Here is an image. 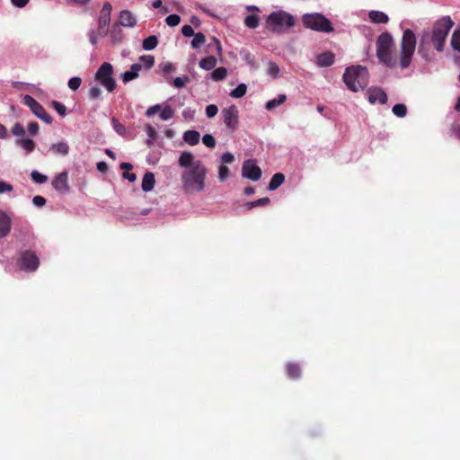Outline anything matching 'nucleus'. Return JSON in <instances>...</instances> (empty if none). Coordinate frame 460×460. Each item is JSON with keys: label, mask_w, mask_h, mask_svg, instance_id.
I'll use <instances>...</instances> for the list:
<instances>
[{"label": "nucleus", "mask_w": 460, "mask_h": 460, "mask_svg": "<svg viewBox=\"0 0 460 460\" xmlns=\"http://www.w3.org/2000/svg\"><path fill=\"white\" fill-rule=\"evenodd\" d=\"M155 184V174L153 172H146L142 180V190L144 191H150L154 189Z\"/></svg>", "instance_id": "5701e85b"}, {"label": "nucleus", "mask_w": 460, "mask_h": 460, "mask_svg": "<svg viewBox=\"0 0 460 460\" xmlns=\"http://www.w3.org/2000/svg\"><path fill=\"white\" fill-rule=\"evenodd\" d=\"M67 4L77 6H84L90 4L91 0H66Z\"/></svg>", "instance_id": "4d7b16f0"}, {"label": "nucleus", "mask_w": 460, "mask_h": 460, "mask_svg": "<svg viewBox=\"0 0 460 460\" xmlns=\"http://www.w3.org/2000/svg\"><path fill=\"white\" fill-rule=\"evenodd\" d=\"M190 82V77L185 75L183 77H176L173 80V86L175 88H182L186 85L187 83Z\"/></svg>", "instance_id": "c03bdc74"}, {"label": "nucleus", "mask_w": 460, "mask_h": 460, "mask_svg": "<svg viewBox=\"0 0 460 460\" xmlns=\"http://www.w3.org/2000/svg\"><path fill=\"white\" fill-rule=\"evenodd\" d=\"M228 71L226 67H217L211 73V79L218 82L224 80L227 76Z\"/></svg>", "instance_id": "c85d7f7f"}, {"label": "nucleus", "mask_w": 460, "mask_h": 460, "mask_svg": "<svg viewBox=\"0 0 460 460\" xmlns=\"http://www.w3.org/2000/svg\"><path fill=\"white\" fill-rule=\"evenodd\" d=\"M402 34L399 42L398 66L401 69L408 68L412 61L417 48V36L411 29H403L400 24Z\"/></svg>", "instance_id": "7ed1b4c3"}, {"label": "nucleus", "mask_w": 460, "mask_h": 460, "mask_svg": "<svg viewBox=\"0 0 460 460\" xmlns=\"http://www.w3.org/2000/svg\"><path fill=\"white\" fill-rule=\"evenodd\" d=\"M203 144L208 147L213 148L216 146V140L210 134H206L202 138Z\"/></svg>", "instance_id": "8fccbe9b"}, {"label": "nucleus", "mask_w": 460, "mask_h": 460, "mask_svg": "<svg viewBox=\"0 0 460 460\" xmlns=\"http://www.w3.org/2000/svg\"><path fill=\"white\" fill-rule=\"evenodd\" d=\"M102 94V91L98 86H93L90 89V96L93 99H98Z\"/></svg>", "instance_id": "052dcab7"}, {"label": "nucleus", "mask_w": 460, "mask_h": 460, "mask_svg": "<svg viewBox=\"0 0 460 460\" xmlns=\"http://www.w3.org/2000/svg\"><path fill=\"white\" fill-rule=\"evenodd\" d=\"M28 131L31 135L36 136L39 132V125L36 122H30L28 124Z\"/></svg>", "instance_id": "6e6d98bb"}, {"label": "nucleus", "mask_w": 460, "mask_h": 460, "mask_svg": "<svg viewBox=\"0 0 460 460\" xmlns=\"http://www.w3.org/2000/svg\"><path fill=\"white\" fill-rule=\"evenodd\" d=\"M285 181L284 174L278 172L274 174L270 181L269 190H274L278 189Z\"/></svg>", "instance_id": "bb28decb"}, {"label": "nucleus", "mask_w": 460, "mask_h": 460, "mask_svg": "<svg viewBox=\"0 0 460 460\" xmlns=\"http://www.w3.org/2000/svg\"><path fill=\"white\" fill-rule=\"evenodd\" d=\"M288 376L291 378H296L300 376V368L298 366L294 364H288Z\"/></svg>", "instance_id": "ea45409f"}, {"label": "nucleus", "mask_w": 460, "mask_h": 460, "mask_svg": "<svg viewBox=\"0 0 460 460\" xmlns=\"http://www.w3.org/2000/svg\"><path fill=\"white\" fill-rule=\"evenodd\" d=\"M88 36H89L90 42L93 45H95L97 43V36H96L95 32L92 31L89 32Z\"/></svg>", "instance_id": "338daca9"}, {"label": "nucleus", "mask_w": 460, "mask_h": 460, "mask_svg": "<svg viewBox=\"0 0 460 460\" xmlns=\"http://www.w3.org/2000/svg\"><path fill=\"white\" fill-rule=\"evenodd\" d=\"M140 59L146 68H150L151 66H153V65L155 63V58L151 55L143 56V57H141Z\"/></svg>", "instance_id": "864d4df0"}, {"label": "nucleus", "mask_w": 460, "mask_h": 460, "mask_svg": "<svg viewBox=\"0 0 460 460\" xmlns=\"http://www.w3.org/2000/svg\"><path fill=\"white\" fill-rule=\"evenodd\" d=\"M212 42L214 44V48H215V50H216L217 54L219 57H221L223 49H222V46L220 44V41L217 38L214 37V38H212Z\"/></svg>", "instance_id": "bf43d9fd"}, {"label": "nucleus", "mask_w": 460, "mask_h": 460, "mask_svg": "<svg viewBox=\"0 0 460 460\" xmlns=\"http://www.w3.org/2000/svg\"><path fill=\"white\" fill-rule=\"evenodd\" d=\"M367 99L372 104L376 102L385 104L387 102V95L381 88L373 87L367 90Z\"/></svg>", "instance_id": "2eb2a0df"}, {"label": "nucleus", "mask_w": 460, "mask_h": 460, "mask_svg": "<svg viewBox=\"0 0 460 460\" xmlns=\"http://www.w3.org/2000/svg\"><path fill=\"white\" fill-rule=\"evenodd\" d=\"M334 62V55L332 52H323L316 57V65L321 67H326Z\"/></svg>", "instance_id": "6ab92c4d"}, {"label": "nucleus", "mask_w": 460, "mask_h": 460, "mask_svg": "<svg viewBox=\"0 0 460 460\" xmlns=\"http://www.w3.org/2000/svg\"><path fill=\"white\" fill-rule=\"evenodd\" d=\"M11 3L18 8H22L29 3V0H11Z\"/></svg>", "instance_id": "0e129e2a"}, {"label": "nucleus", "mask_w": 460, "mask_h": 460, "mask_svg": "<svg viewBox=\"0 0 460 460\" xmlns=\"http://www.w3.org/2000/svg\"><path fill=\"white\" fill-rule=\"evenodd\" d=\"M242 176L251 181H257L261 177V170L254 160H246L242 167Z\"/></svg>", "instance_id": "9b49d317"}, {"label": "nucleus", "mask_w": 460, "mask_h": 460, "mask_svg": "<svg viewBox=\"0 0 460 460\" xmlns=\"http://www.w3.org/2000/svg\"><path fill=\"white\" fill-rule=\"evenodd\" d=\"M302 22L306 28L314 31L321 32H331L333 31L330 20L318 13L305 14Z\"/></svg>", "instance_id": "0eeeda50"}, {"label": "nucleus", "mask_w": 460, "mask_h": 460, "mask_svg": "<svg viewBox=\"0 0 460 460\" xmlns=\"http://www.w3.org/2000/svg\"><path fill=\"white\" fill-rule=\"evenodd\" d=\"M13 187L12 184L4 181H0V195L4 193H10L13 191Z\"/></svg>", "instance_id": "3c124183"}, {"label": "nucleus", "mask_w": 460, "mask_h": 460, "mask_svg": "<svg viewBox=\"0 0 460 460\" xmlns=\"http://www.w3.org/2000/svg\"><path fill=\"white\" fill-rule=\"evenodd\" d=\"M68 174L66 172H63L56 175L52 181L53 188L59 192H66L68 190Z\"/></svg>", "instance_id": "dca6fc26"}, {"label": "nucleus", "mask_w": 460, "mask_h": 460, "mask_svg": "<svg viewBox=\"0 0 460 460\" xmlns=\"http://www.w3.org/2000/svg\"><path fill=\"white\" fill-rule=\"evenodd\" d=\"M159 66L161 70L165 74H169L175 71V66L171 62H164L160 64Z\"/></svg>", "instance_id": "603ef678"}, {"label": "nucleus", "mask_w": 460, "mask_h": 460, "mask_svg": "<svg viewBox=\"0 0 460 460\" xmlns=\"http://www.w3.org/2000/svg\"><path fill=\"white\" fill-rule=\"evenodd\" d=\"M114 130L119 135L126 134V128L119 122L117 119H112L111 120Z\"/></svg>", "instance_id": "a18cd8bd"}, {"label": "nucleus", "mask_w": 460, "mask_h": 460, "mask_svg": "<svg viewBox=\"0 0 460 460\" xmlns=\"http://www.w3.org/2000/svg\"><path fill=\"white\" fill-rule=\"evenodd\" d=\"M18 264L22 270L33 271L39 266V259L34 253L26 252L21 255Z\"/></svg>", "instance_id": "4468645a"}, {"label": "nucleus", "mask_w": 460, "mask_h": 460, "mask_svg": "<svg viewBox=\"0 0 460 460\" xmlns=\"http://www.w3.org/2000/svg\"><path fill=\"white\" fill-rule=\"evenodd\" d=\"M157 43L158 40L156 36H149L143 40V49L146 50H152L157 46Z\"/></svg>", "instance_id": "7c9ffc66"}, {"label": "nucleus", "mask_w": 460, "mask_h": 460, "mask_svg": "<svg viewBox=\"0 0 460 460\" xmlns=\"http://www.w3.org/2000/svg\"><path fill=\"white\" fill-rule=\"evenodd\" d=\"M32 203L38 208H41L46 204V199L42 196H35L32 199Z\"/></svg>", "instance_id": "5fc2aeb1"}, {"label": "nucleus", "mask_w": 460, "mask_h": 460, "mask_svg": "<svg viewBox=\"0 0 460 460\" xmlns=\"http://www.w3.org/2000/svg\"><path fill=\"white\" fill-rule=\"evenodd\" d=\"M142 67L140 64H133L128 71L122 74V80L124 83H128L138 76V73Z\"/></svg>", "instance_id": "412c9836"}, {"label": "nucleus", "mask_w": 460, "mask_h": 460, "mask_svg": "<svg viewBox=\"0 0 460 460\" xmlns=\"http://www.w3.org/2000/svg\"><path fill=\"white\" fill-rule=\"evenodd\" d=\"M260 18L257 14H251L244 18V24L250 29H255L259 26Z\"/></svg>", "instance_id": "c756f323"}, {"label": "nucleus", "mask_w": 460, "mask_h": 460, "mask_svg": "<svg viewBox=\"0 0 460 460\" xmlns=\"http://www.w3.org/2000/svg\"><path fill=\"white\" fill-rule=\"evenodd\" d=\"M393 112L395 116L403 118L407 113L406 106L404 104H401V103L395 104L393 107Z\"/></svg>", "instance_id": "e433bc0d"}, {"label": "nucleus", "mask_w": 460, "mask_h": 460, "mask_svg": "<svg viewBox=\"0 0 460 460\" xmlns=\"http://www.w3.org/2000/svg\"><path fill=\"white\" fill-rule=\"evenodd\" d=\"M222 117L226 127L235 130L239 125V111L236 106L231 105L222 110Z\"/></svg>", "instance_id": "1a4fd4ad"}, {"label": "nucleus", "mask_w": 460, "mask_h": 460, "mask_svg": "<svg viewBox=\"0 0 460 460\" xmlns=\"http://www.w3.org/2000/svg\"><path fill=\"white\" fill-rule=\"evenodd\" d=\"M15 145L21 146L26 152V154H30L35 149V143L31 138L16 139Z\"/></svg>", "instance_id": "393cba45"}, {"label": "nucleus", "mask_w": 460, "mask_h": 460, "mask_svg": "<svg viewBox=\"0 0 460 460\" xmlns=\"http://www.w3.org/2000/svg\"><path fill=\"white\" fill-rule=\"evenodd\" d=\"M451 46L455 50L460 52V28L454 31L451 38Z\"/></svg>", "instance_id": "72a5a7b5"}, {"label": "nucleus", "mask_w": 460, "mask_h": 460, "mask_svg": "<svg viewBox=\"0 0 460 460\" xmlns=\"http://www.w3.org/2000/svg\"><path fill=\"white\" fill-rule=\"evenodd\" d=\"M81 82H82V80L80 77H77V76L72 77L68 81V87L71 90L75 91L80 87Z\"/></svg>", "instance_id": "de8ad7c7"}, {"label": "nucleus", "mask_w": 460, "mask_h": 460, "mask_svg": "<svg viewBox=\"0 0 460 460\" xmlns=\"http://www.w3.org/2000/svg\"><path fill=\"white\" fill-rule=\"evenodd\" d=\"M247 92V86L245 84H240L236 88L230 92V96L233 98H242Z\"/></svg>", "instance_id": "2f4dec72"}, {"label": "nucleus", "mask_w": 460, "mask_h": 460, "mask_svg": "<svg viewBox=\"0 0 460 460\" xmlns=\"http://www.w3.org/2000/svg\"><path fill=\"white\" fill-rule=\"evenodd\" d=\"M269 202H270L269 198H261V199H259L255 200L254 202L251 203V207L264 206V205L269 204Z\"/></svg>", "instance_id": "680f3d73"}, {"label": "nucleus", "mask_w": 460, "mask_h": 460, "mask_svg": "<svg viewBox=\"0 0 460 460\" xmlns=\"http://www.w3.org/2000/svg\"><path fill=\"white\" fill-rule=\"evenodd\" d=\"M206 41V37L203 33H194L193 40H191V47L193 49L200 48Z\"/></svg>", "instance_id": "473e14b6"}, {"label": "nucleus", "mask_w": 460, "mask_h": 460, "mask_svg": "<svg viewBox=\"0 0 460 460\" xmlns=\"http://www.w3.org/2000/svg\"><path fill=\"white\" fill-rule=\"evenodd\" d=\"M368 17L374 23H387L389 22L388 15L381 11H370Z\"/></svg>", "instance_id": "4be33fe9"}, {"label": "nucleus", "mask_w": 460, "mask_h": 460, "mask_svg": "<svg viewBox=\"0 0 460 460\" xmlns=\"http://www.w3.org/2000/svg\"><path fill=\"white\" fill-rule=\"evenodd\" d=\"M11 131L16 137H23L25 136V128L21 123H15L12 127Z\"/></svg>", "instance_id": "4c0bfd02"}, {"label": "nucleus", "mask_w": 460, "mask_h": 460, "mask_svg": "<svg viewBox=\"0 0 460 460\" xmlns=\"http://www.w3.org/2000/svg\"><path fill=\"white\" fill-rule=\"evenodd\" d=\"M453 26L454 22L449 16L438 19L430 30L422 32L418 47V54L425 60H431V44L438 52H442L445 49L447 35Z\"/></svg>", "instance_id": "f03ea898"}, {"label": "nucleus", "mask_w": 460, "mask_h": 460, "mask_svg": "<svg viewBox=\"0 0 460 460\" xmlns=\"http://www.w3.org/2000/svg\"><path fill=\"white\" fill-rule=\"evenodd\" d=\"M23 103L31 108V111L40 119L46 123H51V116L46 112L43 107L36 102L31 96L25 95L23 97Z\"/></svg>", "instance_id": "9d476101"}, {"label": "nucleus", "mask_w": 460, "mask_h": 460, "mask_svg": "<svg viewBox=\"0 0 460 460\" xmlns=\"http://www.w3.org/2000/svg\"><path fill=\"white\" fill-rule=\"evenodd\" d=\"M119 25L124 27H134L137 24V18L129 10H123L119 17Z\"/></svg>", "instance_id": "f3484780"}, {"label": "nucleus", "mask_w": 460, "mask_h": 460, "mask_svg": "<svg viewBox=\"0 0 460 460\" xmlns=\"http://www.w3.org/2000/svg\"><path fill=\"white\" fill-rule=\"evenodd\" d=\"M159 110H160V105L156 104V105L149 107L146 110V116L150 117V116L155 115Z\"/></svg>", "instance_id": "e2e57ef3"}, {"label": "nucleus", "mask_w": 460, "mask_h": 460, "mask_svg": "<svg viewBox=\"0 0 460 460\" xmlns=\"http://www.w3.org/2000/svg\"><path fill=\"white\" fill-rule=\"evenodd\" d=\"M234 161V155L229 152L224 153L220 157V164L217 168V177L219 181H226L230 174L227 164H232Z\"/></svg>", "instance_id": "ddd939ff"}, {"label": "nucleus", "mask_w": 460, "mask_h": 460, "mask_svg": "<svg viewBox=\"0 0 460 460\" xmlns=\"http://www.w3.org/2000/svg\"><path fill=\"white\" fill-rule=\"evenodd\" d=\"M111 11L112 5L111 4V3H104L98 20L100 36H104L108 33L107 27L111 22Z\"/></svg>", "instance_id": "f8f14e48"}, {"label": "nucleus", "mask_w": 460, "mask_h": 460, "mask_svg": "<svg viewBox=\"0 0 460 460\" xmlns=\"http://www.w3.org/2000/svg\"><path fill=\"white\" fill-rule=\"evenodd\" d=\"M265 23L271 32L282 34L295 26L296 20L289 13L279 10L270 13Z\"/></svg>", "instance_id": "39448f33"}, {"label": "nucleus", "mask_w": 460, "mask_h": 460, "mask_svg": "<svg viewBox=\"0 0 460 460\" xmlns=\"http://www.w3.org/2000/svg\"><path fill=\"white\" fill-rule=\"evenodd\" d=\"M124 178H126L127 180H128L130 182H133L137 180V176L135 173H128V172H125L123 174Z\"/></svg>", "instance_id": "774afa93"}, {"label": "nucleus", "mask_w": 460, "mask_h": 460, "mask_svg": "<svg viewBox=\"0 0 460 460\" xmlns=\"http://www.w3.org/2000/svg\"><path fill=\"white\" fill-rule=\"evenodd\" d=\"M343 81L350 91L358 92L368 84V71L365 66H352L345 70Z\"/></svg>", "instance_id": "423d86ee"}, {"label": "nucleus", "mask_w": 460, "mask_h": 460, "mask_svg": "<svg viewBox=\"0 0 460 460\" xmlns=\"http://www.w3.org/2000/svg\"><path fill=\"white\" fill-rule=\"evenodd\" d=\"M181 22V18L178 14H170L166 17L165 22L168 26L174 27L177 26Z\"/></svg>", "instance_id": "79ce46f5"}, {"label": "nucleus", "mask_w": 460, "mask_h": 460, "mask_svg": "<svg viewBox=\"0 0 460 460\" xmlns=\"http://www.w3.org/2000/svg\"><path fill=\"white\" fill-rule=\"evenodd\" d=\"M376 57L388 68H394L398 61L394 56V40L388 31L382 32L376 41Z\"/></svg>", "instance_id": "20e7f679"}, {"label": "nucleus", "mask_w": 460, "mask_h": 460, "mask_svg": "<svg viewBox=\"0 0 460 460\" xmlns=\"http://www.w3.org/2000/svg\"><path fill=\"white\" fill-rule=\"evenodd\" d=\"M52 106L55 109V111L61 116H65L66 113V108L64 104L61 102H58L57 101L52 102Z\"/></svg>", "instance_id": "49530a36"}, {"label": "nucleus", "mask_w": 460, "mask_h": 460, "mask_svg": "<svg viewBox=\"0 0 460 460\" xmlns=\"http://www.w3.org/2000/svg\"><path fill=\"white\" fill-rule=\"evenodd\" d=\"M112 74L113 66L111 64L105 62L99 67L95 73L94 78L105 87L108 92H112L116 87V82L112 77Z\"/></svg>", "instance_id": "6e6552de"}, {"label": "nucleus", "mask_w": 460, "mask_h": 460, "mask_svg": "<svg viewBox=\"0 0 460 460\" xmlns=\"http://www.w3.org/2000/svg\"><path fill=\"white\" fill-rule=\"evenodd\" d=\"M173 115H174V111L169 106H166L165 108H164V110L160 113V117L163 120H169L170 119H172L173 117Z\"/></svg>", "instance_id": "37998d69"}, {"label": "nucleus", "mask_w": 460, "mask_h": 460, "mask_svg": "<svg viewBox=\"0 0 460 460\" xmlns=\"http://www.w3.org/2000/svg\"><path fill=\"white\" fill-rule=\"evenodd\" d=\"M12 222L10 217L0 211V238L6 236L11 231Z\"/></svg>", "instance_id": "a211bd4d"}, {"label": "nucleus", "mask_w": 460, "mask_h": 460, "mask_svg": "<svg viewBox=\"0 0 460 460\" xmlns=\"http://www.w3.org/2000/svg\"><path fill=\"white\" fill-rule=\"evenodd\" d=\"M111 38L113 43H118L121 40V30L119 25H113L112 30L111 31Z\"/></svg>", "instance_id": "f704fd0d"}, {"label": "nucleus", "mask_w": 460, "mask_h": 460, "mask_svg": "<svg viewBox=\"0 0 460 460\" xmlns=\"http://www.w3.org/2000/svg\"><path fill=\"white\" fill-rule=\"evenodd\" d=\"M6 137H7V129L3 124H0V138L4 139Z\"/></svg>", "instance_id": "69168bd1"}, {"label": "nucleus", "mask_w": 460, "mask_h": 460, "mask_svg": "<svg viewBox=\"0 0 460 460\" xmlns=\"http://www.w3.org/2000/svg\"><path fill=\"white\" fill-rule=\"evenodd\" d=\"M179 165L185 169L181 176L182 190L188 194L203 192L206 190L208 168L197 160L191 152H182L178 159Z\"/></svg>", "instance_id": "f257e3e1"}, {"label": "nucleus", "mask_w": 460, "mask_h": 460, "mask_svg": "<svg viewBox=\"0 0 460 460\" xmlns=\"http://www.w3.org/2000/svg\"><path fill=\"white\" fill-rule=\"evenodd\" d=\"M217 64V60L213 56H208L204 58H201L199 63V67L204 70H207V71H209V70L215 68Z\"/></svg>", "instance_id": "a878e982"}, {"label": "nucleus", "mask_w": 460, "mask_h": 460, "mask_svg": "<svg viewBox=\"0 0 460 460\" xmlns=\"http://www.w3.org/2000/svg\"><path fill=\"white\" fill-rule=\"evenodd\" d=\"M181 32L185 37H191L194 35V30L190 25H184L181 28Z\"/></svg>", "instance_id": "13d9d810"}, {"label": "nucleus", "mask_w": 460, "mask_h": 460, "mask_svg": "<svg viewBox=\"0 0 460 460\" xmlns=\"http://www.w3.org/2000/svg\"><path fill=\"white\" fill-rule=\"evenodd\" d=\"M146 134L148 136V139L146 141V144L148 146H151L153 144L154 139L156 137V131H155V128H153L151 125H146Z\"/></svg>", "instance_id": "a19ab883"}, {"label": "nucleus", "mask_w": 460, "mask_h": 460, "mask_svg": "<svg viewBox=\"0 0 460 460\" xmlns=\"http://www.w3.org/2000/svg\"><path fill=\"white\" fill-rule=\"evenodd\" d=\"M50 151L57 155L66 156L69 153V146L65 141L54 143L50 146Z\"/></svg>", "instance_id": "aec40b11"}, {"label": "nucleus", "mask_w": 460, "mask_h": 460, "mask_svg": "<svg viewBox=\"0 0 460 460\" xmlns=\"http://www.w3.org/2000/svg\"><path fill=\"white\" fill-rule=\"evenodd\" d=\"M183 140L190 146H195L199 142L200 135L196 130H187L184 132Z\"/></svg>", "instance_id": "b1692460"}, {"label": "nucleus", "mask_w": 460, "mask_h": 460, "mask_svg": "<svg viewBox=\"0 0 460 460\" xmlns=\"http://www.w3.org/2000/svg\"><path fill=\"white\" fill-rule=\"evenodd\" d=\"M287 100V96L285 94H279L277 98L271 99L266 103V109L268 111H271L278 106L281 105Z\"/></svg>", "instance_id": "cd10ccee"}, {"label": "nucleus", "mask_w": 460, "mask_h": 460, "mask_svg": "<svg viewBox=\"0 0 460 460\" xmlns=\"http://www.w3.org/2000/svg\"><path fill=\"white\" fill-rule=\"evenodd\" d=\"M218 112V108L215 104H209L206 107V115L208 118H214Z\"/></svg>", "instance_id": "09e8293b"}, {"label": "nucleus", "mask_w": 460, "mask_h": 460, "mask_svg": "<svg viewBox=\"0 0 460 460\" xmlns=\"http://www.w3.org/2000/svg\"><path fill=\"white\" fill-rule=\"evenodd\" d=\"M267 73L270 75L272 78H277L279 75V66L274 62H269L268 67H267Z\"/></svg>", "instance_id": "c9c22d12"}, {"label": "nucleus", "mask_w": 460, "mask_h": 460, "mask_svg": "<svg viewBox=\"0 0 460 460\" xmlns=\"http://www.w3.org/2000/svg\"><path fill=\"white\" fill-rule=\"evenodd\" d=\"M31 177L36 183L40 184L45 183L48 180L46 175L40 173L38 171H32L31 173Z\"/></svg>", "instance_id": "58836bf2"}]
</instances>
